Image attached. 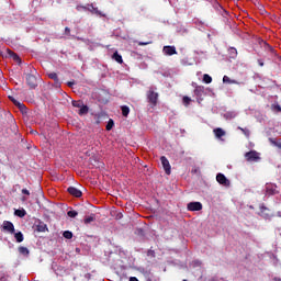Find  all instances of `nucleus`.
I'll list each match as a JSON object with an SVG mask.
<instances>
[{"label":"nucleus","instance_id":"f257e3e1","mask_svg":"<svg viewBox=\"0 0 281 281\" xmlns=\"http://www.w3.org/2000/svg\"><path fill=\"white\" fill-rule=\"evenodd\" d=\"M26 83L29 85L30 89H35L38 87V72L34 68L26 75Z\"/></svg>","mask_w":281,"mask_h":281},{"label":"nucleus","instance_id":"f03ea898","mask_svg":"<svg viewBox=\"0 0 281 281\" xmlns=\"http://www.w3.org/2000/svg\"><path fill=\"white\" fill-rule=\"evenodd\" d=\"M147 100L151 106H157V101L159 100V93L155 92L153 88L147 91Z\"/></svg>","mask_w":281,"mask_h":281},{"label":"nucleus","instance_id":"7ed1b4c3","mask_svg":"<svg viewBox=\"0 0 281 281\" xmlns=\"http://www.w3.org/2000/svg\"><path fill=\"white\" fill-rule=\"evenodd\" d=\"M247 161H260V154L256 150H250L245 154Z\"/></svg>","mask_w":281,"mask_h":281},{"label":"nucleus","instance_id":"20e7f679","mask_svg":"<svg viewBox=\"0 0 281 281\" xmlns=\"http://www.w3.org/2000/svg\"><path fill=\"white\" fill-rule=\"evenodd\" d=\"M189 212H201L203 210V204L201 202H190L187 205Z\"/></svg>","mask_w":281,"mask_h":281},{"label":"nucleus","instance_id":"39448f33","mask_svg":"<svg viewBox=\"0 0 281 281\" xmlns=\"http://www.w3.org/2000/svg\"><path fill=\"white\" fill-rule=\"evenodd\" d=\"M216 181H217V183H220V186H224L225 188H229V186H231L229 180L223 173H217Z\"/></svg>","mask_w":281,"mask_h":281},{"label":"nucleus","instance_id":"423d86ee","mask_svg":"<svg viewBox=\"0 0 281 281\" xmlns=\"http://www.w3.org/2000/svg\"><path fill=\"white\" fill-rule=\"evenodd\" d=\"M91 12V14H95L97 16H106L102 11L98 10V8L93 7V3L86 4V12Z\"/></svg>","mask_w":281,"mask_h":281},{"label":"nucleus","instance_id":"0eeeda50","mask_svg":"<svg viewBox=\"0 0 281 281\" xmlns=\"http://www.w3.org/2000/svg\"><path fill=\"white\" fill-rule=\"evenodd\" d=\"M9 99L11 100V102H13V104L15 106H18V109H20L21 113H27V106L23 103H21V101L14 99V97H9Z\"/></svg>","mask_w":281,"mask_h":281},{"label":"nucleus","instance_id":"6e6552de","mask_svg":"<svg viewBox=\"0 0 281 281\" xmlns=\"http://www.w3.org/2000/svg\"><path fill=\"white\" fill-rule=\"evenodd\" d=\"M160 161H161V165H162V168H164L166 175H170L171 167H170V161L168 160V158H166V156H161Z\"/></svg>","mask_w":281,"mask_h":281},{"label":"nucleus","instance_id":"1a4fd4ad","mask_svg":"<svg viewBox=\"0 0 281 281\" xmlns=\"http://www.w3.org/2000/svg\"><path fill=\"white\" fill-rule=\"evenodd\" d=\"M162 54H165V56H175L177 54V47L164 46Z\"/></svg>","mask_w":281,"mask_h":281},{"label":"nucleus","instance_id":"9d476101","mask_svg":"<svg viewBox=\"0 0 281 281\" xmlns=\"http://www.w3.org/2000/svg\"><path fill=\"white\" fill-rule=\"evenodd\" d=\"M2 227L4 232H8L9 234H14V224L10 221H4L2 224Z\"/></svg>","mask_w":281,"mask_h":281},{"label":"nucleus","instance_id":"9b49d317","mask_svg":"<svg viewBox=\"0 0 281 281\" xmlns=\"http://www.w3.org/2000/svg\"><path fill=\"white\" fill-rule=\"evenodd\" d=\"M67 192L71 194V196H76L77 199H80V196H82V191H80L76 187H69L67 189Z\"/></svg>","mask_w":281,"mask_h":281},{"label":"nucleus","instance_id":"f8f14e48","mask_svg":"<svg viewBox=\"0 0 281 281\" xmlns=\"http://www.w3.org/2000/svg\"><path fill=\"white\" fill-rule=\"evenodd\" d=\"M213 132L217 139H221V137H225V131L221 127L215 128Z\"/></svg>","mask_w":281,"mask_h":281},{"label":"nucleus","instance_id":"ddd939ff","mask_svg":"<svg viewBox=\"0 0 281 281\" xmlns=\"http://www.w3.org/2000/svg\"><path fill=\"white\" fill-rule=\"evenodd\" d=\"M10 58H13V60H15V63H21V57H19V55L16 53H14L11 49H7Z\"/></svg>","mask_w":281,"mask_h":281},{"label":"nucleus","instance_id":"4468645a","mask_svg":"<svg viewBox=\"0 0 281 281\" xmlns=\"http://www.w3.org/2000/svg\"><path fill=\"white\" fill-rule=\"evenodd\" d=\"M36 231L37 232H47V224H45L44 222H38V224L36 225Z\"/></svg>","mask_w":281,"mask_h":281},{"label":"nucleus","instance_id":"2eb2a0df","mask_svg":"<svg viewBox=\"0 0 281 281\" xmlns=\"http://www.w3.org/2000/svg\"><path fill=\"white\" fill-rule=\"evenodd\" d=\"M19 254H21L22 256H30V249H27V247L25 246H20L18 248Z\"/></svg>","mask_w":281,"mask_h":281},{"label":"nucleus","instance_id":"dca6fc26","mask_svg":"<svg viewBox=\"0 0 281 281\" xmlns=\"http://www.w3.org/2000/svg\"><path fill=\"white\" fill-rule=\"evenodd\" d=\"M269 142L272 146H276L277 148H280V150H281V138H279V139L269 138Z\"/></svg>","mask_w":281,"mask_h":281},{"label":"nucleus","instance_id":"f3484780","mask_svg":"<svg viewBox=\"0 0 281 281\" xmlns=\"http://www.w3.org/2000/svg\"><path fill=\"white\" fill-rule=\"evenodd\" d=\"M121 111L123 117H128V113H131V109L128 108V105H122Z\"/></svg>","mask_w":281,"mask_h":281},{"label":"nucleus","instance_id":"a211bd4d","mask_svg":"<svg viewBox=\"0 0 281 281\" xmlns=\"http://www.w3.org/2000/svg\"><path fill=\"white\" fill-rule=\"evenodd\" d=\"M112 58L119 63V65H122V63H124V59H122V55L117 54V52H115L112 56Z\"/></svg>","mask_w":281,"mask_h":281},{"label":"nucleus","instance_id":"6ab92c4d","mask_svg":"<svg viewBox=\"0 0 281 281\" xmlns=\"http://www.w3.org/2000/svg\"><path fill=\"white\" fill-rule=\"evenodd\" d=\"M95 221V215L91 214L90 216L85 217L83 223L85 225H89V223H93Z\"/></svg>","mask_w":281,"mask_h":281},{"label":"nucleus","instance_id":"aec40b11","mask_svg":"<svg viewBox=\"0 0 281 281\" xmlns=\"http://www.w3.org/2000/svg\"><path fill=\"white\" fill-rule=\"evenodd\" d=\"M223 82L227 83V85H238V81L236 80H232L229 77L224 76L223 77Z\"/></svg>","mask_w":281,"mask_h":281},{"label":"nucleus","instance_id":"412c9836","mask_svg":"<svg viewBox=\"0 0 281 281\" xmlns=\"http://www.w3.org/2000/svg\"><path fill=\"white\" fill-rule=\"evenodd\" d=\"M87 113H89V106H87V105H85V104L81 105V108H80L78 114H79V115H87Z\"/></svg>","mask_w":281,"mask_h":281},{"label":"nucleus","instance_id":"4be33fe9","mask_svg":"<svg viewBox=\"0 0 281 281\" xmlns=\"http://www.w3.org/2000/svg\"><path fill=\"white\" fill-rule=\"evenodd\" d=\"M14 238H15L16 243H23V240H24L23 233H21V232L15 233Z\"/></svg>","mask_w":281,"mask_h":281},{"label":"nucleus","instance_id":"5701e85b","mask_svg":"<svg viewBox=\"0 0 281 281\" xmlns=\"http://www.w3.org/2000/svg\"><path fill=\"white\" fill-rule=\"evenodd\" d=\"M237 128H238V131H241V133H244L245 137H249L251 135V132L247 127L244 128V127L238 126Z\"/></svg>","mask_w":281,"mask_h":281},{"label":"nucleus","instance_id":"b1692460","mask_svg":"<svg viewBox=\"0 0 281 281\" xmlns=\"http://www.w3.org/2000/svg\"><path fill=\"white\" fill-rule=\"evenodd\" d=\"M113 126H115V122L113 121V119H110L105 126V131H112Z\"/></svg>","mask_w":281,"mask_h":281},{"label":"nucleus","instance_id":"393cba45","mask_svg":"<svg viewBox=\"0 0 281 281\" xmlns=\"http://www.w3.org/2000/svg\"><path fill=\"white\" fill-rule=\"evenodd\" d=\"M64 238H66L67 240H71V238H74V233H71L70 231H65L63 233Z\"/></svg>","mask_w":281,"mask_h":281},{"label":"nucleus","instance_id":"a878e982","mask_svg":"<svg viewBox=\"0 0 281 281\" xmlns=\"http://www.w3.org/2000/svg\"><path fill=\"white\" fill-rule=\"evenodd\" d=\"M48 78H50V80H54L57 83L60 82V79H58V75L56 72L48 74Z\"/></svg>","mask_w":281,"mask_h":281},{"label":"nucleus","instance_id":"bb28decb","mask_svg":"<svg viewBox=\"0 0 281 281\" xmlns=\"http://www.w3.org/2000/svg\"><path fill=\"white\" fill-rule=\"evenodd\" d=\"M203 82H205V85H211L212 82V76L204 74L203 75Z\"/></svg>","mask_w":281,"mask_h":281},{"label":"nucleus","instance_id":"cd10ccee","mask_svg":"<svg viewBox=\"0 0 281 281\" xmlns=\"http://www.w3.org/2000/svg\"><path fill=\"white\" fill-rule=\"evenodd\" d=\"M15 216H19L20 218H23V216H25L26 212L25 210H15L14 212Z\"/></svg>","mask_w":281,"mask_h":281},{"label":"nucleus","instance_id":"c85d7f7f","mask_svg":"<svg viewBox=\"0 0 281 281\" xmlns=\"http://www.w3.org/2000/svg\"><path fill=\"white\" fill-rule=\"evenodd\" d=\"M72 106H75V109H80L85 103L82 101H72L71 102Z\"/></svg>","mask_w":281,"mask_h":281},{"label":"nucleus","instance_id":"c756f323","mask_svg":"<svg viewBox=\"0 0 281 281\" xmlns=\"http://www.w3.org/2000/svg\"><path fill=\"white\" fill-rule=\"evenodd\" d=\"M76 10H77V12H87V4L86 5H82V4H78L77 7H76Z\"/></svg>","mask_w":281,"mask_h":281},{"label":"nucleus","instance_id":"7c9ffc66","mask_svg":"<svg viewBox=\"0 0 281 281\" xmlns=\"http://www.w3.org/2000/svg\"><path fill=\"white\" fill-rule=\"evenodd\" d=\"M67 216H69V218H76V216H78V212L77 211H68Z\"/></svg>","mask_w":281,"mask_h":281},{"label":"nucleus","instance_id":"2f4dec72","mask_svg":"<svg viewBox=\"0 0 281 281\" xmlns=\"http://www.w3.org/2000/svg\"><path fill=\"white\" fill-rule=\"evenodd\" d=\"M204 90H205V88L203 86H198L195 88V94L199 95V93H203Z\"/></svg>","mask_w":281,"mask_h":281},{"label":"nucleus","instance_id":"473e14b6","mask_svg":"<svg viewBox=\"0 0 281 281\" xmlns=\"http://www.w3.org/2000/svg\"><path fill=\"white\" fill-rule=\"evenodd\" d=\"M271 109H272L273 111H276L277 113H281V106H280V104H272V105H271Z\"/></svg>","mask_w":281,"mask_h":281},{"label":"nucleus","instance_id":"72a5a7b5","mask_svg":"<svg viewBox=\"0 0 281 281\" xmlns=\"http://www.w3.org/2000/svg\"><path fill=\"white\" fill-rule=\"evenodd\" d=\"M182 102H183V104H186V106H188V104H190V102H192V99H190L189 97H183Z\"/></svg>","mask_w":281,"mask_h":281},{"label":"nucleus","instance_id":"f704fd0d","mask_svg":"<svg viewBox=\"0 0 281 281\" xmlns=\"http://www.w3.org/2000/svg\"><path fill=\"white\" fill-rule=\"evenodd\" d=\"M65 34L66 36H71V29H69V26L65 27Z\"/></svg>","mask_w":281,"mask_h":281},{"label":"nucleus","instance_id":"c9c22d12","mask_svg":"<svg viewBox=\"0 0 281 281\" xmlns=\"http://www.w3.org/2000/svg\"><path fill=\"white\" fill-rule=\"evenodd\" d=\"M147 256H149L150 258H155V250L149 249V250L147 251Z\"/></svg>","mask_w":281,"mask_h":281},{"label":"nucleus","instance_id":"e433bc0d","mask_svg":"<svg viewBox=\"0 0 281 281\" xmlns=\"http://www.w3.org/2000/svg\"><path fill=\"white\" fill-rule=\"evenodd\" d=\"M150 43H153V42H138V45H139L140 47H144V46H146V45H150Z\"/></svg>","mask_w":281,"mask_h":281},{"label":"nucleus","instance_id":"4c0bfd02","mask_svg":"<svg viewBox=\"0 0 281 281\" xmlns=\"http://www.w3.org/2000/svg\"><path fill=\"white\" fill-rule=\"evenodd\" d=\"M22 194H26V196H30V190H27V189H22Z\"/></svg>","mask_w":281,"mask_h":281},{"label":"nucleus","instance_id":"58836bf2","mask_svg":"<svg viewBox=\"0 0 281 281\" xmlns=\"http://www.w3.org/2000/svg\"><path fill=\"white\" fill-rule=\"evenodd\" d=\"M258 65L259 67H265V61H262V59H258Z\"/></svg>","mask_w":281,"mask_h":281},{"label":"nucleus","instance_id":"ea45409f","mask_svg":"<svg viewBox=\"0 0 281 281\" xmlns=\"http://www.w3.org/2000/svg\"><path fill=\"white\" fill-rule=\"evenodd\" d=\"M74 85H76V81H68L67 82V86L70 87V88L74 87Z\"/></svg>","mask_w":281,"mask_h":281},{"label":"nucleus","instance_id":"a19ab883","mask_svg":"<svg viewBox=\"0 0 281 281\" xmlns=\"http://www.w3.org/2000/svg\"><path fill=\"white\" fill-rule=\"evenodd\" d=\"M130 281H139V280L137 279V277H131Z\"/></svg>","mask_w":281,"mask_h":281},{"label":"nucleus","instance_id":"79ce46f5","mask_svg":"<svg viewBox=\"0 0 281 281\" xmlns=\"http://www.w3.org/2000/svg\"><path fill=\"white\" fill-rule=\"evenodd\" d=\"M268 47H269V49H270V52L273 54V52H276V49H273V47H271V46H269L268 45Z\"/></svg>","mask_w":281,"mask_h":281},{"label":"nucleus","instance_id":"37998d69","mask_svg":"<svg viewBox=\"0 0 281 281\" xmlns=\"http://www.w3.org/2000/svg\"><path fill=\"white\" fill-rule=\"evenodd\" d=\"M267 192H269L270 194H273V190H270L269 187L267 188Z\"/></svg>","mask_w":281,"mask_h":281},{"label":"nucleus","instance_id":"c03bdc74","mask_svg":"<svg viewBox=\"0 0 281 281\" xmlns=\"http://www.w3.org/2000/svg\"><path fill=\"white\" fill-rule=\"evenodd\" d=\"M277 216H278L279 218H281V211H278V212H277Z\"/></svg>","mask_w":281,"mask_h":281},{"label":"nucleus","instance_id":"a18cd8bd","mask_svg":"<svg viewBox=\"0 0 281 281\" xmlns=\"http://www.w3.org/2000/svg\"><path fill=\"white\" fill-rule=\"evenodd\" d=\"M233 50L234 54H238V52L236 50V48H231Z\"/></svg>","mask_w":281,"mask_h":281},{"label":"nucleus","instance_id":"49530a36","mask_svg":"<svg viewBox=\"0 0 281 281\" xmlns=\"http://www.w3.org/2000/svg\"><path fill=\"white\" fill-rule=\"evenodd\" d=\"M22 200H23V201H27V198L24 196V198H22Z\"/></svg>","mask_w":281,"mask_h":281}]
</instances>
